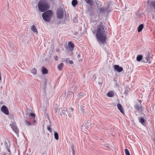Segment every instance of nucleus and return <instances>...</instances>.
Segmentation results:
<instances>
[{"mask_svg":"<svg viewBox=\"0 0 155 155\" xmlns=\"http://www.w3.org/2000/svg\"><path fill=\"white\" fill-rule=\"evenodd\" d=\"M79 109L81 111H83L84 110L83 108L81 107L80 106L78 107Z\"/></svg>","mask_w":155,"mask_h":155,"instance_id":"36","label":"nucleus"},{"mask_svg":"<svg viewBox=\"0 0 155 155\" xmlns=\"http://www.w3.org/2000/svg\"><path fill=\"white\" fill-rule=\"evenodd\" d=\"M109 146V145L108 144H104V146L105 147H106L108 148H110V147Z\"/></svg>","mask_w":155,"mask_h":155,"instance_id":"38","label":"nucleus"},{"mask_svg":"<svg viewBox=\"0 0 155 155\" xmlns=\"http://www.w3.org/2000/svg\"><path fill=\"white\" fill-rule=\"evenodd\" d=\"M80 57V54H78L77 55V58H78V59H79V61H82V59H79V57Z\"/></svg>","mask_w":155,"mask_h":155,"instance_id":"33","label":"nucleus"},{"mask_svg":"<svg viewBox=\"0 0 155 155\" xmlns=\"http://www.w3.org/2000/svg\"><path fill=\"white\" fill-rule=\"evenodd\" d=\"M143 27V25L142 24L140 25L138 28V31L139 32H141Z\"/></svg>","mask_w":155,"mask_h":155,"instance_id":"17","label":"nucleus"},{"mask_svg":"<svg viewBox=\"0 0 155 155\" xmlns=\"http://www.w3.org/2000/svg\"><path fill=\"white\" fill-rule=\"evenodd\" d=\"M71 148L72 151V154L73 155H75V151L74 150V147L73 145H72L71 146Z\"/></svg>","mask_w":155,"mask_h":155,"instance_id":"27","label":"nucleus"},{"mask_svg":"<svg viewBox=\"0 0 155 155\" xmlns=\"http://www.w3.org/2000/svg\"><path fill=\"white\" fill-rule=\"evenodd\" d=\"M125 152L126 155H130V152L127 149H125Z\"/></svg>","mask_w":155,"mask_h":155,"instance_id":"28","label":"nucleus"},{"mask_svg":"<svg viewBox=\"0 0 155 155\" xmlns=\"http://www.w3.org/2000/svg\"><path fill=\"white\" fill-rule=\"evenodd\" d=\"M54 59L56 61H58V58L57 56H54Z\"/></svg>","mask_w":155,"mask_h":155,"instance_id":"35","label":"nucleus"},{"mask_svg":"<svg viewBox=\"0 0 155 155\" xmlns=\"http://www.w3.org/2000/svg\"><path fill=\"white\" fill-rule=\"evenodd\" d=\"M143 56L141 55H138L137 57V61H140L143 59Z\"/></svg>","mask_w":155,"mask_h":155,"instance_id":"19","label":"nucleus"},{"mask_svg":"<svg viewBox=\"0 0 155 155\" xmlns=\"http://www.w3.org/2000/svg\"><path fill=\"white\" fill-rule=\"evenodd\" d=\"M139 102L140 103V104H141V101L140 100H139Z\"/></svg>","mask_w":155,"mask_h":155,"instance_id":"42","label":"nucleus"},{"mask_svg":"<svg viewBox=\"0 0 155 155\" xmlns=\"http://www.w3.org/2000/svg\"><path fill=\"white\" fill-rule=\"evenodd\" d=\"M85 2L91 6H92L94 4L93 0H85Z\"/></svg>","mask_w":155,"mask_h":155,"instance_id":"15","label":"nucleus"},{"mask_svg":"<svg viewBox=\"0 0 155 155\" xmlns=\"http://www.w3.org/2000/svg\"><path fill=\"white\" fill-rule=\"evenodd\" d=\"M64 64L63 63L59 64L58 66V68L59 71H61L63 67Z\"/></svg>","mask_w":155,"mask_h":155,"instance_id":"21","label":"nucleus"},{"mask_svg":"<svg viewBox=\"0 0 155 155\" xmlns=\"http://www.w3.org/2000/svg\"><path fill=\"white\" fill-rule=\"evenodd\" d=\"M29 116L31 117H33L34 118L35 117V114L33 113H31L30 114Z\"/></svg>","mask_w":155,"mask_h":155,"instance_id":"32","label":"nucleus"},{"mask_svg":"<svg viewBox=\"0 0 155 155\" xmlns=\"http://www.w3.org/2000/svg\"><path fill=\"white\" fill-rule=\"evenodd\" d=\"M53 107L54 109V110L55 111V112L56 113L57 112V107H58V105L56 104H55L54 105Z\"/></svg>","mask_w":155,"mask_h":155,"instance_id":"26","label":"nucleus"},{"mask_svg":"<svg viewBox=\"0 0 155 155\" xmlns=\"http://www.w3.org/2000/svg\"><path fill=\"white\" fill-rule=\"evenodd\" d=\"M125 93H126L127 94V93H126V91H125Z\"/></svg>","mask_w":155,"mask_h":155,"instance_id":"43","label":"nucleus"},{"mask_svg":"<svg viewBox=\"0 0 155 155\" xmlns=\"http://www.w3.org/2000/svg\"><path fill=\"white\" fill-rule=\"evenodd\" d=\"M3 155H6L5 154H3Z\"/></svg>","mask_w":155,"mask_h":155,"instance_id":"45","label":"nucleus"},{"mask_svg":"<svg viewBox=\"0 0 155 155\" xmlns=\"http://www.w3.org/2000/svg\"><path fill=\"white\" fill-rule=\"evenodd\" d=\"M78 85V84L77 83H75L74 84V86H73L72 87V88L74 91H75L76 90V88Z\"/></svg>","mask_w":155,"mask_h":155,"instance_id":"25","label":"nucleus"},{"mask_svg":"<svg viewBox=\"0 0 155 155\" xmlns=\"http://www.w3.org/2000/svg\"><path fill=\"white\" fill-rule=\"evenodd\" d=\"M10 126L14 132L17 134H18L19 133V130L17 127L15 123H13L12 124H10Z\"/></svg>","mask_w":155,"mask_h":155,"instance_id":"6","label":"nucleus"},{"mask_svg":"<svg viewBox=\"0 0 155 155\" xmlns=\"http://www.w3.org/2000/svg\"><path fill=\"white\" fill-rule=\"evenodd\" d=\"M68 47L70 50H72L74 48V45L71 42H69L68 43Z\"/></svg>","mask_w":155,"mask_h":155,"instance_id":"13","label":"nucleus"},{"mask_svg":"<svg viewBox=\"0 0 155 155\" xmlns=\"http://www.w3.org/2000/svg\"><path fill=\"white\" fill-rule=\"evenodd\" d=\"M41 71L44 74H47L48 73L47 70L44 67L42 68Z\"/></svg>","mask_w":155,"mask_h":155,"instance_id":"20","label":"nucleus"},{"mask_svg":"<svg viewBox=\"0 0 155 155\" xmlns=\"http://www.w3.org/2000/svg\"><path fill=\"white\" fill-rule=\"evenodd\" d=\"M31 30L34 32L36 34H38V31L36 28L35 26L34 25H33L31 27Z\"/></svg>","mask_w":155,"mask_h":155,"instance_id":"14","label":"nucleus"},{"mask_svg":"<svg viewBox=\"0 0 155 155\" xmlns=\"http://www.w3.org/2000/svg\"><path fill=\"white\" fill-rule=\"evenodd\" d=\"M93 79H94L95 80L96 79V77L95 75H94L93 76Z\"/></svg>","mask_w":155,"mask_h":155,"instance_id":"40","label":"nucleus"},{"mask_svg":"<svg viewBox=\"0 0 155 155\" xmlns=\"http://www.w3.org/2000/svg\"><path fill=\"white\" fill-rule=\"evenodd\" d=\"M60 115L64 116H67L68 115L69 117H71V115H70L69 113L67 110V109L65 107L63 108V110L61 112V114Z\"/></svg>","mask_w":155,"mask_h":155,"instance_id":"8","label":"nucleus"},{"mask_svg":"<svg viewBox=\"0 0 155 155\" xmlns=\"http://www.w3.org/2000/svg\"><path fill=\"white\" fill-rule=\"evenodd\" d=\"M63 110V109L62 107H61L58 109V113L60 114H61V112Z\"/></svg>","mask_w":155,"mask_h":155,"instance_id":"29","label":"nucleus"},{"mask_svg":"<svg viewBox=\"0 0 155 155\" xmlns=\"http://www.w3.org/2000/svg\"><path fill=\"white\" fill-rule=\"evenodd\" d=\"M147 10L149 12L155 10V0H149L147 2Z\"/></svg>","mask_w":155,"mask_h":155,"instance_id":"4","label":"nucleus"},{"mask_svg":"<svg viewBox=\"0 0 155 155\" xmlns=\"http://www.w3.org/2000/svg\"><path fill=\"white\" fill-rule=\"evenodd\" d=\"M150 54H148L144 58L145 60H143V61L144 62L148 63H150L151 62V60L150 58Z\"/></svg>","mask_w":155,"mask_h":155,"instance_id":"10","label":"nucleus"},{"mask_svg":"<svg viewBox=\"0 0 155 155\" xmlns=\"http://www.w3.org/2000/svg\"><path fill=\"white\" fill-rule=\"evenodd\" d=\"M73 110V109H71V111H72Z\"/></svg>","mask_w":155,"mask_h":155,"instance_id":"44","label":"nucleus"},{"mask_svg":"<svg viewBox=\"0 0 155 155\" xmlns=\"http://www.w3.org/2000/svg\"><path fill=\"white\" fill-rule=\"evenodd\" d=\"M87 124H88V122H85V123L84 124V126L86 127H90V125H87Z\"/></svg>","mask_w":155,"mask_h":155,"instance_id":"31","label":"nucleus"},{"mask_svg":"<svg viewBox=\"0 0 155 155\" xmlns=\"http://www.w3.org/2000/svg\"><path fill=\"white\" fill-rule=\"evenodd\" d=\"M52 15V11L49 10L43 13L42 15V17L44 20L47 22H49Z\"/></svg>","mask_w":155,"mask_h":155,"instance_id":"3","label":"nucleus"},{"mask_svg":"<svg viewBox=\"0 0 155 155\" xmlns=\"http://www.w3.org/2000/svg\"><path fill=\"white\" fill-rule=\"evenodd\" d=\"M8 151H9H9H10V150H8Z\"/></svg>","mask_w":155,"mask_h":155,"instance_id":"46","label":"nucleus"},{"mask_svg":"<svg viewBox=\"0 0 155 155\" xmlns=\"http://www.w3.org/2000/svg\"><path fill=\"white\" fill-rule=\"evenodd\" d=\"M117 107L118 109L122 114H124V108L120 104L118 103L117 104Z\"/></svg>","mask_w":155,"mask_h":155,"instance_id":"12","label":"nucleus"},{"mask_svg":"<svg viewBox=\"0 0 155 155\" xmlns=\"http://www.w3.org/2000/svg\"><path fill=\"white\" fill-rule=\"evenodd\" d=\"M114 70H116L118 72H120L123 70V68L117 65H115L114 66Z\"/></svg>","mask_w":155,"mask_h":155,"instance_id":"11","label":"nucleus"},{"mask_svg":"<svg viewBox=\"0 0 155 155\" xmlns=\"http://www.w3.org/2000/svg\"><path fill=\"white\" fill-rule=\"evenodd\" d=\"M25 123L26 124L28 125H31V123L29 121H26Z\"/></svg>","mask_w":155,"mask_h":155,"instance_id":"34","label":"nucleus"},{"mask_svg":"<svg viewBox=\"0 0 155 155\" xmlns=\"http://www.w3.org/2000/svg\"><path fill=\"white\" fill-rule=\"evenodd\" d=\"M114 95V93L112 91L109 92L107 94V95L110 97H112Z\"/></svg>","mask_w":155,"mask_h":155,"instance_id":"18","label":"nucleus"},{"mask_svg":"<svg viewBox=\"0 0 155 155\" xmlns=\"http://www.w3.org/2000/svg\"><path fill=\"white\" fill-rule=\"evenodd\" d=\"M92 32L94 34L95 33V35L98 42L103 44L105 43L107 38V32L105 31L102 23L100 22L97 24L96 30H92Z\"/></svg>","mask_w":155,"mask_h":155,"instance_id":"1","label":"nucleus"},{"mask_svg":"<svg viewBox=\"0 0 155 155\" xmlns=\"http://www.w3.org/2000/svg\"><path fill=\"white\" fill-rule=\"evenodd\" d=\"M33 122H34V123H36V120H34Z\"/></svg>","mask_w":155,"mask_h":155,"instance_id":"41","label":"nucleus"},{"mask_svg":"<svg viewBox=\"0 0 155 155\" xmlns=\"http://www.w3.org/2000/svg\"><path fill=\"white\" fill-rule=\"evenodd\" d=\"M57 18L59 19H61L63 16V9L61 8L58 9L56 12Z\"/></svg>","mask_w":155,"mask_h":155,"instance_id":"5","label":"nucleus"},{"mask_svg":"<svg viewBox=\"0 0 155 155\" xmlns=\"http://www.w3.org/2000/svg\"><path fill=\"white\" fill-rule=\"evenodd\" d=\"M99 10L101 12H103L104 11V10L103 9V8H99Z\"/></svg>","mask_w":155,"mask_h":155,"instance_id":"37","label":"nucleus"},{"mask_svg":"<svg viewBox=\"0 0 155 155\" xmlns=\"http://www.w3.org/2000/svg\"><path fill=\"white\" fill-rule=\"evenodd\" d=\"M1 110L5 114L8 115L9 114V112L7 107L5 105H3L1 108Z\"/></svg>","mask_w":155,"mask_h":155,"instance_id":"7","label":"nucleus"},{"mask_svg":"<svg viewBox=\"0 0 155 155\" xmlns=\"http://www.w3.org/2000/svg\"><path fill=\"white\" fill-rule=\"evenodd\" d=\"M47 129L50 132H52V130H51V127L50 126H48L47 127Z\"/></svg>","mask_w":155,"mask_h":155,"instance_id":"30","label":"nucleus"},{"mask_svg":"<svg viewBox=\"0 0 155 155\" xmlns=\"http://www.w3.org/2000/svg\"><path fill=\"white\" fill-rule=\"evenodd\" d=\"M54 136L55 139L57 140H58L59 139V136L58 133L56 132H54Z\"/></svg>","mask_w":155,"mask_h":155,"instance_id":"23","label":"nucleus"},{"mask_svg":"<svg viewBox=\"0 0 155 155\" xmlns=\"http://www.w3.org/2000/svg\"><path fill=\"white\" fill-rule=\"evenodd\" d=\"M37 70L35 68H34L31 70V73L34 75H36L37 73Z\"/></svg>","mask_w":155,"mask_h":155,"instance_id":"24","label":"nucleus"},{"mask_svg":"<svg viewBox=\"0 0 155 155\" xmlns=\"http://www.w3.org/2000/svg\"><path fill=\"white\" fill-rule=\"evenodd\" d=\"M138 120L140 123H141L142 125H144V124L145 123V120L143 117H140L139 118Z\"/></svg>","mask_w":155,"mask_h":155,"instance_id":"16","label":"nucleus"},{"mask_svg":"<svg viewBox=\"0 0 155 155\" xmlns=\"http://www.w3.org/2000/svg\"><path fill=\"white\" fill-rule=\"evenodd\" d=\"M135 108L138 112H142L143 109L141 104H137L135 106Z\"/></svg>","mask_w":155,"mask_h":155,"instance_id":"9","label":"nucleus"},{"mask_svg":"<svg viewBox=\"0 0 155 155\" xmlns=\"http://www.w3.org/2000/svg\"><path fill=\"white\" fill-rule=\"evenodd\" d=\"M38 7L39 11L41 12H45L49 9L48 4L44 0H41L39 2Z\"/></svg>","mask_w":155,"mask_h":155,"instance_id":"2","label":"nucleus"},{"mask_svg":"<svg viewBox=\"0 0 155 155\" xmlns=\"http://www.w3.org/2000/svg\"><path fill=\"white\" fill-rule=\"evenodd\" d=\"M78 4V2L77 0H73L72 1V5L74 6H75Z\"/></svg>","mask_w":155,"mask_h":155,"instance_id":"22","label":"nucleus"},{"mask_svg":"<svg viewBox=\"0 0 155 155\" xmlns=\"http://www.w3.org/2000/svg\"><path fill=\"white\" fill-rule=\"evenodd\" d=\"M69 63L71 64H73V61L72 60H69Z\"/></svg>","mask_w":155,"mask_h":155,"instance_id":"39","label":"nucleus"}]
</instances>
